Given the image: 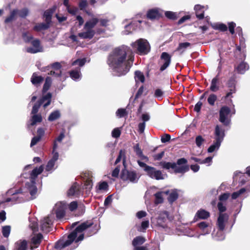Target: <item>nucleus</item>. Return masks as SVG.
Masks as SVG:
<instances>
[{"label":"nucleus","instance_id":"3","mask_svg":"<svg viewBox=\"0 0 250 250\" xmlns=\"http://www.w3.org/2000/svg\"><path fill=\"white\" fill-rule=\"evenodd\" d=\"M44 169L42 165L41 166L39 167L35 168L30 173V181L31 183L26 184V186L28 189L30 194L32 197V199H34L35 195L36 194L37 191V188L35 186V180L37 176L40 174L43 171Z\"/></svg>","mask_w":250,"mask_h":250},{"label":"nucleus","instance_id":"46","mask_svg":"<svg viewBox=\"0 0 250 250\" xmlns=\"http://www.w3.org/2000/svg\"><path fill=\"white\" fill-rule=\"evenodd\" d=\"M11 231V227L10 226H5L2 227V233L3 236L7 238L10 233Z\"/></svg>","mask_w":250,"mask_h":250},{"label":"nucleus","instance_id":"36","mask_svg":"<svg viewBox=\"0 0 250 250\" xmlns=\"http://www.w3.org/2000/svg\"><path fill=\"white\" fill-rule=\"evenodd\" d=\"M219 229L215 234L212 233L213 238L216 241H222L225 239V234L223 231Z\"/></svg>","mask_w":250,"mask_h":250},{"label":"nucleus","instance_id":"44","mask_svg":"<svg viewBox=\"0 0 250 250\" xmlns=\"http://www.w3.org/2000/svg\"><path fill=\"white\" fill-rule=\"evenodd\" d=\"M159 164L163 168L166 169H169L170 168L173 169L175 167V163H171L170 162H161Z\"/></svg>","mask_w":250,"mask_h":250},{"label":"nucleus","instance_id":"31","mask_svg":"<svg viewBox=\"0 0 250 250\" xmlns=\"http://www.w3.org/2000/svg\"><path fill=\"white\" fill-rule=\"evenodd\" d=\"M18 13V9H14L11 12L9 16H8L4 21L5 23H8L12 22L14 20H16V16Z\"/></svg>","mask_w":250,"mask_h":250},{"label":"nucleus","instance_id":"58","mask_svg":"<svg viewBox=\"0 0 250 250\" xmlns=\"http://www.w3.org/2000/svg\"><path fill=\"white\" fill-rule=\"evenodd\" d=\"M22 38L23 40L26 42H31L33 38V36L27 32L22 34Z\"/></svg>","mask_w":250,"mask_h":250},{"label":"nucleus","instance_id":"14","mask_svg":"<svg viewBox=\"0 0 250 250\" xmlns=\"http://www.w3.org/2000/svg\"><path fill=\"white\" fill-rule=\"evenodd\" d=\"M81 192V191L79 185L77 183H74L68 190L67 194L69 196L78 197L80 195Z\"/></svg>","mask_w":250,"mask_h":250},{"label":"nucleus","instance_id":"2","mask_svg":"<svg viewBox=\"0 0 250 250\" xmlns=\"http://www.w3.org/2000/svg\"><path fill=\"white\" fill-rule=\"evenodd\" d=\"M92 225L93 223L91 221H86L82 223L73 232L68 235L67 240L65 241H59L55 244V248L62 249L70 245L76 238L78 233H82L83 231L90 227Z\"/></svg>","mask_w":250,"mask_h":250},{"label":"nucleus","instance_id":"48","mask_svg":"<svg viewBox=\"0 0 250 250\" xmlns=\"http://www.w3.org/2000/svg\"><path fill=\"white\" fill-rule=\"evenodd\" d=\"M215 29L219 30L221 31H226L228 29L227 26L223 23H216L213 26Z\"/></svg>","mask_w":250,"mask_h":250},{"label":"nucleus","instance_id":"12","mask_svg":"<svg viewBox=\"0 0 250 250\" xmlns=\"http://www.w3.org/2000/svg\"><path fill=\"white\" fill-rule=\"evenodd\" d=\"M147 168L148 169L146 172L151 178L157 180H163L165 178V175L163 174L160 170H156L155 168L151 167H147Z\"/></svg>","mask_w":250,"mask_h":250},{"label":"nucleus","instance_id":"64","mask_svg":"<svg viewBox=\"0 0 250 250\" xmlns=\"http://www.w3.org/2000/svg\"><path fill=\"white\" fill-rule=\"evenodd\" d=\"M121 133V132L119 128H115L112 131V137L114 138H118L120 136Z\"/></svg>","mask_w":250,"mask_h":250},{"label":"nucleus","instance_id":"15","mask_svg":"<svg viewBox=\"0 0 250 250\" xmlns=\"http://www.w3.org/2000/svg\"><path fill=\"white\" fill-rule=\"evenodd\" d=\"M198 226L201 230L202 235H206L210 233L211 231V226L206 222H202L198 224Z\"/></svg>","mask_w":250,"mask_h":250},{"label":"nucleus","instance_id":"60","mask_svg":"<svg viewBox=\"0 0 250 250\" xmlns=\"http://www.w3.org/2000/svg\"><path fill=\"white\" fill-rule=\"evenodd\" d=\"M161 58L165 62H170L171 61L170 56L166 52L162 53Z\"/></svg>","mask_w":250,"mask_h":250},{"label":"nucleus","instance_id":"22","mask_svg":"<svg viewBox=\"0 0 250 250\" xmlns=\"http://www.w3.org/2000/svg\"><path fill=\"white\" fill-rule=\"evenodd\" d=\"M219 74L215 77L211 81V84L210 86V90L212 92H216L219 89Z\"/></svg>","mask_w":250,"mask_h":250},{"label":"nucleus","instance_id":"10","mask_svg":"<svg viewBox=\"0 0 250 250\" xmlns=\"http://www.w3.org/2000/svg\"><path fill=\"white\" fill-rule=\"evenodd\" d=\"M66 206L62 202L57 203L55 205L52 212L55 213L58 219H62L65 214Z\"/></svg>","mask_w":250,"mask_h":250},{"label":"nucleus","instance_id":"47","mask_svg":"<svg viewBox=\"0 0 250 250\" xmlns=\"http://www.w3.org/2000/svg\"><path fill=\"white\" fill-rule=\"evenodd\" d=\"M57 144L56 143V141H55L53 145V157L51 159V160L56 162V161L59 158V154L57 152H55L56 149L57 148Z\"/></svg>","mask_w":250,"mask_h":250},{"label":"nucleus","instance_id":"56","mask_svg":"<svg viewBox=\"0 0 250 250\" xmlns=\"http://www.w3.org/2000/svg\"><path fill=\"white\" fill-rule=\"evenodd\" d=\"M149 226V221L148 220H146L145 221L142 222L141 224V226L140 227L138 230L139 231H142L144 232L146 229Z\"/></svg>","mask_w":250,"mask_h":250},{"label":"nucleus","instance_id":"35","mask_svg":"<svg viewBox=\"0 0 250 250\" xmlns=\"http://www.w3.org/2000/svg\"><path fill=\"white\" fill-rule=\"evenodd\" d=\"M31 125H34L37 123H41L42 121V117L40 114H33L30 119Z\"/></svg>","mask_w":250,"mask_h":250},{"label":"nucleus","instance_id":"42","mask_svg":"<svg viewBox=\"0 0 250 250\" xmlns=\"http://www.w3.org/2000/svg\"><path fill=\"white\" fill-rule=\"evenodd\" d=\"M70 77L75 81L78 80L81 77L80 71L79 69L72 70L70 72Z\"/></svg>","mask_w":250,"mask_h":250},{"label":"nucleus","instance_id":"4","mask_svg":"<svg viewBox=\"0 0 250 250\" xmlns=\"http://www.w3.org/2000/svg\"><path fill=\"white\" fill-rule=\"evenodd\" d=\"M133 49L140 55L147 54L150 50V45L147 41L144 39H140L131 43Z\"/></svg>","mask_w":250,"mask_h":250},{"label":"nucleus","instance_id":"9","mask_svg":"<svg viewBox=\"0 0 250 250\" xmlns=\"http://www.w3.org/2000/svg\"><path fill=\"white\" fill-rule=\"evenodd\" d=\"M230 109L227 106H222L219 111V121L224 125H228L230 122Z\"/></svg>","mask_w":250,"mask_h":250},{"label":"nucleus","instance_id":"19","mask_svg":"<svg viewBox=\"0 0 250 250\" xmlns=\"http://www.w3.org/2000/svg\"><path fill=\"white\" fill-rule=\"evenodd\" d=\"M85 31L82 32L78 34V36L82 39H92L95 35V31L93 29H84Z\"/></svg>","mask_w":250,"mask_h":250},{"label":"nucleus","instance_id":"59","mask_svg":"<svg viewBox=\"0 0 250 250\" xmlns=\"http://www.w3.org/2000/svg\"><path fill=\"white\" fill-rule=\"evenodd\" d=\"M217 100V96L214 94H210L208 98V102L211 105L214 104L215 102Z\"/></svg>","mask_w":250,"mask_h":250},{"label":"nucleus","instance_id":"57","mask_svg":"<svg viewBox=\"0 0 250 250\" xmlns=\"http://www.w3.org/2000/svg\"><path fill=\"white\" fill-rule=\"evenodd\" d=\"M108 184L106 182H103L99 184L97 187V191L98 190H106L108 188Z\"/></svg>","mask_w":250,"mask_h":250},{"label":"nucleus","instance_id":"1","mask_svg":"<svg viewBox=\"0 0 250 250\" xmlns=\"http://www.w3.org/2000/svg\"><path fill=\"white\" fill-rule=\"evenodd\" d=\"M134 55L127 47L122 46L115 48L109 54V62H130L134 61Z\"/></svg>","mask_w":250,"mask_h":250},{"label":"nucleus","instance_id":"61","mask_svg":"<svg viewBox=\"0 0 250 250\" xmlns=\"http://www.w3.org/2000/svg\"><path fill=\"white\" fill-rule=\"evenodd\" d=\"M190 45V43L188 42L180 43L177 48L179 51H184L187 47Z\"/></svg>","mask_w":250,"mask_h":250},{"label":"nucleus","instance_id":"7","mask_svg":"<svg viewBox=\"0 0 250 250\" xmlns=\"http://www.w3.org/2000/svg\"><path fill=\"white\" fill-rule=\"evenodd\" d=\"M121 177L124 181L135 183L138 182L140 176L134 170H128L125 169L122 170Z\"/></svg>","mask_w":250,"mask_h":250},{"label":"nucleus","instance_id":"25","mask_svg":"<svg viewBox=\"0 0 250 250\" xmlns=\"http://www.w3.org/2000/svg\"><path fill=\"white\" fill-rule=\"evenodd\" d=\"M161 14L157 9H152L149 10L147 13V17L150 20H154L159 18Z\"/></svg>","mask_w":250,"mask_h":250},{"label":"nucleus","instance_id":"45","mask_svg":"<svg viewBox=\"0 0 250 250\" xmlns=\"http://www.w3.org/2000/svg\"><path fill=\"white\" fill-rule=\"evenodd\" d=\"M52 83V80L51 78L47 77L45 81V83L43 86L42 91L43 92L47 91L50 88Z\"/></svg>","mask_w":250,"mask_h":250},{"label":"nucleus","instance_id":"13","mask_svg":"<svg viewBox=\"0 0 250 250\" xmlns=\"http://www.w3.org/2000/svg\"><path fill=\"white\" fill-rule=\"evenodd\" d=\"M229 216L227 213H220L217 219V225L221 230H224L228 222Z\"/></svg>","mask_w":250,"mask_h":250},{"label":"nucleus","instance_id":"63","mask_svg":"<svg viewBox=\"0 0 250 250\" xmlns=\"http://www.w3.org/2000/svg\"><path fill=\"white\" fill-rule=\"evenodd\" d=\"M245 189L244 188H242L240 189L239 191L233 192L231 195L232 199H236L238 198L241 194L243 193L245 191Z\"/></svg>","mask_w":250,"mask_h":250},{"label":"nucleus","instance_id":"50","mask_svg":"<svg viewBox=\"0 0 250 250\" xmlns=\"http://www.w3.org/2000/svg\"><path fill=\"white\" fill-rule=\"evenodd\" d=\"M116 116L118 118H123L127 115V113L125 108H120L116 112Z\"/></svg>","mask_w":250,"mask_h":250},{"label":"nucleus","instance_id":"32","mask_svg":"<svg viewBox=\"0 0 250 250\" xmlns=\"http://www.w3.org/2000/svg\"><path fill=\"white\" fill-rule=\"evenodd\" d=\"M175 173H183L188 170V167L187 165L178 166L175 164V167L173 168Z\"/></svg>","mask_w":250,"mask_h":250},{"label":"nucleus","instance_id":"40","mask_svg":"<svg viewBox=\"0 0 250 250\" xmlns=\"http://www.w3.org/2000/svg\"><path fill=\"white\" fill-rule=\"evenodd\" d=\"M178 194L177 190H173L170 193L167 200L170 204H172L178 198Z\"/></svg>","mask_w":250,"mask_h":250},{"label":"nucleus","instance_id":"39","mask_svg":"<svg viewBox=\"0 0 250 250\" xmlns=\"http://www.w3.org/2000/svg\"><path fill=\"white\" fill-rule=\"evenodd\" d=\"M61 116L60 112L59 110H55L49 115L48 120L49 121H54L58 119H59Z\"/></svg>","mask_w":250,"mask_h":250},{"label":"nucleus","instance_id":"5","mask_svg":"<svg viewBox=\"0 0 250 250\" xmlns=\"http://www.w3.org/2000/svg\"><path fill=\"white\" fill-rule=\"evenodd\" d=\"M215 141L208 149V152L209 153L218 150L225 136V131L221 128L218 125H216L215 130Z\"/></svg>","mask_w":250,"mask_h":250},{"label":"nucleus","instance_id":"17","mask_svg":"<svg viewBox=\"0 0 250 250\" xmlns=\"http://www.w3.org/2000/svg\"><path fill=\"white\" fill-rule=\"evenodd\" d=\"M42 239V235L41 233L34 235L31 240V249H33L36 248L40 245Z\"/></svg>","mask_w":250,"mask_h":250},{"label":"nucleus","instance_id":"62","mask_svg":"<svg viewBox=\"0 0 250 250\" xmlns=\"http://www.w3.org/2000/svg\"><path fill=\"white\" fill-rule=\"evenodd\" d=\"M165 14L166 17L171 20H175L177 18L176 13L171 11H166Z\"/></svg>","mask_w":250,"mask_h":250},{"label":"nucleus","instance_id":"27","mask_svg":"<svg viewBox=\"0 0 250 250\" xmlns=\"http://www.w3.org/2000/svg\"><path fill=\"white\" fill-rule=\"evenodd\" d=\"M87 175H88V174L85 173L84 176L83 177L84 179H85L83 188L86 189V191L89 192L92 187V182L90 178H86Z\"/></svg>","mask_w":250,"mask_h":250},{"label":"nucleus","instance_id":"28","mask_svg":"<svg viewBox=\"0 0 250 250\" xmlns=\"http://www.w3.org/2000/svg\"><path fill=\"white\" fill-rule=\"evenodd\" d=\"M134 79L136 83V84L140 82L142 83H144L145 81V76L143 73L140 71L137 70L135 72Z\"/></svg>","mask_w":250,"mask_h":250},{"label":"nucleus","instance_id":"29","mask_svg":"<svg viewBox=\"0 0 250 250\" xmlns=\"http://www.w3.org/2000/svg\"><path fill=\"white\" fill-rule=\"evenodd\" d=\"M50 23L45 22V23H40L36 24L33 29L36 31H40L47 29L50 27Z\"/></svg>","mask_w":250,"mask_h":250},{"label":"nucleus","instance_id":"52","mask_svg":"<svg viewBox=\"0 0 250 250\" xmlns=\"http://www.w3.org/2000/svg\"><path fill=\"white\" fill-rule=\"evenodd\" d=\"M60 63H53L51 66L48 65V66H46L45 68H41V63H39L37 65V67L41 71H43V72H46L47 70H48L49 69V68H50L51 66L52 68L60 67Z\"/></svg>","mask_w":250,"mask_h":250},{"label":"nucleus","instance_id":"16","mask_svg":"<svg viewBox=\"0 0 250 250\" xmlns=\"http://www.w3.org/2000/svg\"><path fill=\"white\" fill-rule=\"evenodd\" d=\"M168 213L167 211L161 212L157 218V224L162 228H165V222L168 217Z\"/></svg>","mask_w":250,"mask_h":250},{"label":"nucleus","instance_id":"11","mask_svg":"<svg viewBox=\"0 0 250 250\" xmlns=\"http://www.w3.org/2000/svg\"><path fill=\"white\" fill-rule=\"evenodd\" d=\"M53 224V217L51 214L44 218L41 222V229L44 232H49Z\"/></svg>","mask_w":250,"mask_h":250},{"label":"nucleus","instance_id":"21","mask_svg":"<svg viewBox=\"0 0 250 250\" xmlns=\"http://www.w3.org/2000/svg\"><path fill=\"white\" fill-rule=\"evenodd\" d=\"M15 250H27L28 245L25 240H20L15 244Z\"/></svg>","mask_w":250,"mask_h":250},{"label":"nucleus","instance_id":"43","mask_svg":"<svg viewBox=\"0 0 250 250\" xmlns=\"http://www.w3.org/2000/svg\"><path fill=\"white\" fill-rule=\"evenodd\" d=\"M134 150L135 152L136 155L138 157L141 158L142 159H145L147 158L145 156H144L143 155V152H142L141 148L140 147L138 144H136L134 146Z\"/></svg>","mask_w":250,"mask_h":250},{"label":"nucleus","instance_id":"26","mask_svg":"<svg viewBox=\"0 0 250 250\" xmlns=\"http://www.w3.org/2000/svg\"><path fill=\"white\" fill-rule=\"evenodd\" d=\"M98 19L94 18L87 21L84 26V29H93L97 23L99 22Z\"/></svg>","mask_w":250,"mask_h":250},{"label":"nucleus","instance_id":"49","mask_svg":"<svg viewBox=\"0 0 250 250\" xmlns=\"http://www.w3.org/2000/svg\"><path fill=\"white\" fill-rule=\"evenodd\" d=\"M164 92L161 89H156L154 91V96L158 100H161L164 96Z\"/></svg>","mask_w":250,"mask_h":250},{"label":"nucleus","instance_id":"41","mask_svg":"<svg viewBox=\"0 0 250 250\" xmlns=\"http://www.w3.org/2000/svg\"><path fill=\"white\" fill-rule=\"evenodd\" d=\"M29 222V227L34 232L37 231L38 230V227L36 218L30 219Z\"/></svg>","mask_w":250,"mask_h":250},{"label":"nucleus","instance_id":"34","mask_svg":"<svg viewBox=\"0 0 250 250\" xmlns=\"http://www.w3.org/2000/svg\"><path fill=\"white\" fill-rule=\"evenodd\" d=\"M209 215L208 211L204 209H200L197 212L196 216L200 219H206L209 216Z\"/></svg>","mask_w":250,"mask_h":250},{"label":"nucleus","instance_id":"18","mask_svg":"<svg viewBox=\"0 0 250 250\" xmlns=\"http://www.w3.org/2000/svg\"><path fill=\"white\" fill-rule=\"evenodd\" d=\"M142 21H138L131 22V23L125 26V30L124 31V34L128 35L133 32V31L136 29L138 24L141 23Z\"/></svg>","mask_w":250,"mask_h":250},{"label":"nucleus","instance_id":"54","mask_svg":"<svg viewBox=\"0 0 250 250\" xmlns=\"http://www.w3.org/2000/svg\"><path fill=\"white\" fill-rule=\"evenodd\" d=\"M32 46L35 47L36 49L40 50V52L42 51V48L40 45V41L39 40H34L31 41Z\"/></svg>","mask_w":250,"mask_h":250},{"label":"nucleus","instance_id":"38","mask_svg":"<svg viewBox=\"0 0 250 250\" xmlns=\"http://www.w3.org/2000/svg\"><path fill=\"white\" fill-rule=\"evenodd\" d=\"M145 242V239L142 236H137L135 237L133 241L132 245L135 248L137 247V246L141 245Z\"/></svg>","mask_w":250,"mask_h":250},{"label":"nucleus","instance_id":"6","mask_svg":"<svg viewBox=\"0 0 250 250\" xmlns=\"http://www.w3.org/2000/svg\"><path fill=\"white\" fill-rule=\"evenodd\" d=\"M130 63H109V67L114 75L120 76L125 75L130 68Z\"/></svg>","mask_w":250,"mask_h":250},{"label":"nucleus","instance_id":"30","mask_svg":"<svg viewBox=\"0 0 250 250\" xmlns=\"http://www.w3.org/2000/svg\"><path fill=\"white\" fill-rule=\"evenodd\" d=\"M249 68L248 63H238L235 66V68L237 71L241 74H243Z\"/></svg>","mask_w":250,"mask_h":250},{"label":"nucleus","instance_id":"33","mask_svg":"<svg viewBox=\"0 0 250 250\" xmlns=\"http://www.w3.org/2000/svg\"><path fill=\"white\" fill-rule=\"evenodd\" d=\"M168 193V191L166 192H158L154 194L155 200V204H159L163 203V194H167Z\"/></svg>","mask_w":250,"mask_h":250},{"label":"nucleus","instance_id":"37","mask_svg":"<svg viewBox=\"0 0 250 250\" xmlns=\"http://www.w3.org/2000/svg\"><path fill=\"white\" fill-rule=\"evenodd\" d=\"M53 12V9H48L44 12L43 16L45 18V22L50 24L51 21V17Z\"/></svg>","mask_w":250,"mask_h":250},{"label":"nucleus","instance_id":"23","mask_svg":"<svg viewBox=\"0 0 250 250\" xmlns=\"http://www.w3.org/2000/svg\"><path fill=\"white\" fill-rule=\"evenodd\" d=\"M52 95L50 93H48L47 94L42 97V98L40 100L41 104H43V107L46 108L48 106L51 101Z\"/></svg>","mask_w":250,"mask_h":250},{"label":"nucleus","instance_id":"8","mask_svg":"<svg viewBox=\"0 0 250 250\" xmlns=\"http://www.w3.org/2000/svg\"><path fill=\"white\" fill-rule=\"evenodd\" d=\"M7 194L12 195V197L11 198H7L5 200L1 201L0 203L3 204L4 203H8L12 202V204H15L17 203L21 202L24 200L23 199V194L21 193V190L16 191H14L13 189H10L8 190Z\"/></svg>","mask_w":250,"mask_h":250},{"label":"nucleus","instance_id":"20","mask_svg":"<svg viewBox=\"0 0 250 250\" xmlns=\"http://www.w3.org/2000/svg\"><path fill=\"white\" fill-rule=\"evenodd\" d=\"M194 9L195 11L197 18L199 20L203 19L204 17V7L201 5L197 4L195 5Z\"/></svg>","mask_w":250,"mask_h":250},{"label":"nucleus","instance_id":"53","mask_svg":"<svg viewBox=\"0 0 250 250\" xmlns=\"http://www.w3.org/2000/svg\"><path fill=\"white\" fill-rule=\"evenodd\" d=\"M28 14L29 10L27 8H24L21 10H18V14H19L21 18H24L28 15Z\"/></svg>","mask_w":250,"mask_h":250},{"label":"nucleus","instance_id":"55","mask_svg":"<svg viewBox=\"0 0 250 250\" xmlns=\"http://www.w3.org/2000/svg\"><path fill=\"white\" fill-rule=\"evenodd\" d=\"M90 61V59L88 57L82 56L81 58H77L73 62H88Z\"/></svg>","mask_w":250,"mask_h":250},{"label":"nucleus","instance_id":"51","mask_svg":"<svg viewBox=\"0 0 250 250\" xmlns=\"http://www.w3.org/2000/svg\"><path fill=\"white\" fill-rule=\"evenodd\" d=\"M205 140L201 135H198L196 137L195 143L198 147H201L202 145L205 143Z\"/></svg>","mask_w":250,"mask_h":250},{"label":"nucleus","instance_id":"24","mask_svg":"<svg viewBox=\"0 0 250 250\" xmlns=\"http://www.w3.org/2000/svg\"><path fill=\"white\" fill-rule=\"evenodd\" d=\"M43 80V77L41 76H38L36 73H34L31 78V82L34 85L40 84Z\"/></svg>","mask_w":250,"mask_h":250}]
</instances>
